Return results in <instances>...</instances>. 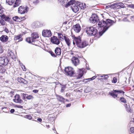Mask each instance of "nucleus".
<instances>
[{
	"label": "nucleus",
	"mask_w": 134,
	"mask_h": 134,
	"mask_svg": "<svg viewBox=\"0 0 134 134\" xmlns=\"http://www.w3.org/2000/svg\"><path fill=\"white\" fill-rule=\"evenodd\" d=\"M73 39H74V37H73ZM74 41H75L74 40H73V44H74V45H75V43L74 42Z\"/></svg>",
	"instance_id": "e2e57ef3"
},
{
	"label": "nucleus",
	"mask_w": 134,
	"mask_h": 134,
	"mask_svg": "<svg viewBox=\"0 0 134 134\" xmlns=\"http://www.w3.org/2000/svg\"><path fill=\"white\" fill-rule=\"evenodd\" d=\"M37 120L40 122H41L42 121V119L41 118H38Z\"/></svg>",
	"instance_id": "6e6d98bb"
},
{
	"label": "nucleus",
	"mask_w": 134,
	"mask_h": 134,
	"mask_svg": "<svg viewBox=\"0 0 134 134\" xmlns=\"http://www.w3.org/2000/svg\"><path fill=\"white\" fill-rule=\"evenodd\" d=\"M52 130H54V131H55V127H53V128H52Z\"/></svg>",
	"instance_id": "0e129e2a"
},
{
	"label": "nucleus",
	"mask_w": 134,
	"mask_h": 134,
	"mask_svg": "<svg viewBox=\"0 0 134 134\" xmlns=\"http://www.w3.org/2000/svg\"><path fill=\"white\" fill-rule=\"evenodd\" d=\"M21 0H16L15 2L13 5V7L14 8L19 6L21 3Z\"/></svg>",
	"instance_id": "cd10ccee"
},
{
	"label": "nucleus",
	"mask_w": 134,
	"mask_h": 134,
	"mask_svg": "<svg viewBox=\"0 0 134 134\" xmlns=\"http://www.w3.org/2000/svg\"><path fill=\"white\" fill-rule=\"evenodd\" d=\"M58 37L61 40H65L64 37H67L68 36L65 34H62L60 33H57Z\"/></svg>",
	"instance_id": "412c9836"
},
{
	"label": "nucleus",
	"mask_w": 134,
	"mask_h": 134,
	"mask_svg": "<svg viewBox=\"0 0 134 134\" xmlns=\"http://www.w3.org/2000/svg\"><path fill=\"white\" fill-rule=\"evenodd\" d=\"M13 20L16 22H20V17H19L18 16H15L13 17Z\"/></svg>",
	"instance_id": "7c9ffc66"
},
{
	"label": "nucleus",
	"mask_w": 134,
	"mask_h": 134,
	"mask_svg": "<svg viewBox=\"0 0 134 134\" xmlns=\"http://www.w3.org/2000/svg\"><path fill=\"white\" fill-rule=\"evenodd\" d=\"M119 100L123 103L125 104L127 103L126 100L123 97H121L120 98Z\"/></svg>",
	"instance_id": "2f4dec72"
},
{
	"label": "nucleus",
	"mask_w": 134,
	"mask_h": 134,
	"mask_svg": "<svg viewBox=\"0 0 134 134\" xmlns=\"http://www.w3.org/2000/svg\"><path fill=\"white\" fill-rule=\"evenodd\" d=\"M124 106L125 107L126 110L128 112L131 113L132 112V110L129 105L127 104H125Z\"/></svg>",
	"instance_id": "a878e982"
},
{
	"label": "nucleus",
	"mask_w": 134,
	"mask_h": 134,
	"mask_svg": "<svg viewBox=\"0 0 134 134\" xmlns=\"http://www.w3.org/2000/svg\"><path fill=\"white\" fill-rule=\"evenodd\" d=\"M71 61L72 64L76 66L78 65L80 63V61L78 58L75 57H73L72 58Z\"/></svg>",
	"instance_id": "ddd939ff"
},
{
	"label": "nucleus",
	"mask_w": 134,
	"mask_h": 134,
	"mask_svg": "<svg viewBox=\"0 0 134 134\" xmlns=\"http://www.w3.org/2000/svg\"><path fill=\"white\" fill-rule=\"evenodd\" d=\"M66 96H68V93H67L66 94Z\"/></svg>",
	"instance_id": "774afa93"
},
{
	"label": "nucleus",
	"mask_w": 134,
	"mask_h": 134,
	"mask_svg": "<svg viewBox=\"0 0 134 134\" xmlns=\"http://www.w3.org/2000/svg\"><path fill=\"white\" fill-rule=\"evenodd\" d=\"M85 80H88L87 81H90L92 80V77L88 79H85Z\"/></svg>",
	"instance_id": "3c124183"
},
{
	"label": "nucleus",
	"mask_w": 134,
	"mask_h": 134,
	"mask_svg": "<svg viewBox=\"0 0 134 134\" xmlns=\"http://www.w3.org/2000/svg\"><path fill=\"white\" fill-rule=\"evenodd\" d=\"M25 41L29 43H33L32 44L36 45L35 43V40H34L31 37H29L26 38L25 39Z\"/></svg>",
	"instance_id": "4be33fe9"
},
{
	"label": "nucleus",
	"mask_w": 134,
	"mask_h": 134,
	"mask_svg": "<svg viewBox=\"0 0 134 134\" xmlns=\"http://www.w3.org/2000/svg\"><path fill=\"white\" fill-rule=\"evenodd\" d=\"M71 103H69V104H67L66 105V107H70L71 106Z\"/></svg>",
	"instance_id": "603ef678"
},
{
	"label": "nucleus",
	"mask_w": 134,
	"mask_h": 134,
	"mask_svg": "<svg viewBox=\"0 0 134 134\" xmlns=\"http://www.w3.org/2000/svg\"><path fill=\"white\" fill-rule=\"evenodd\" d=\"M54 52L55 54L52 51L50 52V54L53 57H57V55H60L61 53V48L59 47H57L55 49Z\"/></svg>",
	"instance_id": "39448f33"
},
{
	"label": "nucleus",
	"mask_w": 134,
	"mask_h": 134,
	"mask_svg": "<svg viewBox=\"0 0 134 134\" xmlns=\"http://www.w3.org/2000/svg\"><path fill=\"white\" fill-rule=\"evenodd\" d=\"M98 20V16L96 14H93L90 19V22L94 24L97 22Z\"/></svg>",
	"instance_id": "1a4fd4ad"
},
{
	"label": "nucleus",
	"mask_w": 134,
	"mask_h": 134,
	"mask_svg": "<svg viewBox=\"0 0 134 134\" xmlns=\"http://www.w3.org/2000/svg\"><path fill=\"white\" fill-rule=\"evenodd\" d=\"M22 35L21 34H19L18 35H15L14 36V40L17 42L22 41L23 40V38L22 37Z\"/></svg>",
	"instance_id": "f3484780"
},
{
	"label": "nucleus",
	"mask_w": 134,
	"mask_h": 134,
	"mask_svg": "<svg viewBox=\"0 0 134 134\" xmlns=\"http://www.w3.org/2000/svg\"><path fill=\"white\" fill-rule=\"evenodd\" d=\"M25 118L27 119H28L29 120H31L32 119V116L30 115H27L25 116Z\"/></svg>",
	"instance_id": "4c0bfd02"
},
{
	"label": "nucleus",
	"mask_w": 134,
	"mask_h": 134,
	"mask_svg": "<svg viewBox=\"0 0 134 134\" xmlns=\"http://www.w3.org/2000/svg\"><path fill=\"white\" fill-rule=\"evenodd\" d=\"M31 76H27V79L30 81H32V76H33L32 75H31Z\"/></svg>",
	"instance_id": "a19ab883"
},
{
	"label": "nucleus",
	"mask_w": 134,
	"mask_h": 134,
	"mask_svg": "<svg viewBox=\"0 0 134 134\" xmlns=\"http://www.w3.org/2000/svg\"><path fill=\"white\" fill-rule=\"evenodd\" d=\"M2 69H3V70H4V72H5V68H4L3 67H2Z\"/></svg>",
	"instance_id": "680f3d73"
},
{
	"label": "nucleus",
	"mask_w": 134,
	"mask_h": 134,
	"mask_svg": "<svg viewBox=\"0 0 134 134\" xmlns=\"http://www.w3.org/2000/svg\"><path fill=\"white\" fill-rule=\"evenodd\" d=\"M14 98L13 99V101L16 103H21L23 102V100L21 98L19 94H16L14 97Z\"/></svg>",
	"instance_id": "9b49d317"
},
{
	"label": "nucleus",
	"mask_w": 134,
	"mask_h": 134,
	"mask_svg": "<svg viewBox=\"0 0 134 134\" xmlns=\"http://www.w3.org/2000/svg\"><path fill=\"white\" fill-rule=\"evenodd\" d=\"M7 58L5 57H0V66H5L8 62Z\"/></svg>",
	"instance_id": "6e6552de"
},
{
	"label": "nucleus",
	"mask_w": 134,
	"mask_h": 134,
	"mask_svg": "<svg viewBox=\"0 0 134 134\" xmlns=\"http://www.w3.org/2000/svg\"><path fill=\"white\" fill-rule=\"evenodd\" d=\"M87 34L90 36H96L98 34V30L95 27H88L86 29Z\"/></svg>",
	"instance_id": "7ed1b4c3"
},
{
	"label": "nucleus",
	"mask_w": 134,
	"mask_h": 134,
	"mask_svg": "<svg viewBox=\"0 0 134 134\" xmlns=\"http://www.w3.org/2000/svg\"><path fill=\"white\" fill-rule=\"evenodd\" d=\"M51 41L53 43L57 45L59 44L60 43L59 39L55 36H53L51 38Z\"/></svg>",
	"instance_id": "f8f14e48"
},
{
	"label": "nucleus",
	"mask_w": 134,
	"mask_h": 134,
	"mask_svg": "<svg viewBox=\"0 0 134 134\" xmlns=\"http://www.w3.org/2000/svg\"><path fill=\"white\" fill-rule=\"evenodd\" d=\"M72 28L75 32L77 33L79 32L81 30V27L78 23L74 25Z\"/></svg>",
	"instance_id": "4468645a"
},
{
	"label": "nucleus",
	"mask_w": 134,
	"mask_h": 134,
	"mask_svg": "<svg viewBox=\"0 0 134 134\" xmlns=\"http://www.w3.org/2000/svg\"><path fill=\"white\" fill-rule=\"evenodd\" d=\"M20 20H21L20 21V22L25 20V19H26V18H25V16H23V17H20Z\"/></svg>",
	"instance_id": "37998d69"
},
{
	"label": "nucleus",
	"mask_w": 134,
	"mask_h": 134,
	"mask_svg": "<svg viewBox=\"0 0 134 134\" xmlns=\"http://www.w3.org/2000/svg\"><path fill=\"white\" fill-rule=\"evenodd\" d=\"M70 54H71V55H73V53L72 52H71L70 53Z\"/></svg>",
	"instance_id": "69168bd1"
},
{
	"label": "nucleus",
	"mask_w": 134,
	"mask_h": 134,
	"mask_svg": "<svg viewBox=\"0 0 134 134\" xmlns=\"http://www.w3.org/2000/svg\"><path fill=\"white\" fill-rule=\"evenodd\" d=\"M15 0H6V2L10 5H12L15 2Z\"/></svg>",
	"instance_id": "c756f323"
},
{
	"label": "nucleus",
	"mask_w": 134,
	"mask_h": 134,
	"mask_svg": "<svg viewBox=\"0 0 134 134\" xmlns=\"http://www.w3.org/2000/svg\"><path fill=\"white\" fill-rule=\"evenodd\" d=\"M23 98V100H30L33 98V96L31 95H28L27 94L23 93L22 94Z\"/></svg>",
	"instance_id": "dca6fc26"
},
{
	"label": "nucleus",
	"mask_w": 134,
	"mask_h": 134,
	"mask_svg": "<svg viewBox=\"0 0 134 134\" xmlns=\"http://www.w3.org/2000/svg\"><path fill=\"white\" fill-rule=\"evenodd\" d=\"M80 6H78L75 4L71 6V8L72 10L75 13H76L79 10V7Z\"/></svg>",
	"instance_id": "6ab92c4d"
},
{
	"label": "nucleus",
	"mask_w": 134,
	"mask_h": 134,
	"mask_svg": "<svg viewBox=\"0 0 134 134\" xmlns=\"http://www.w3.org/2000/svg\"><path fill=\"white\" fill-rule=\"evenodd\" d=\"M110 6H111V5L110 6L109 5L108 6H106L105 7V8L106 9H108L109 8H111V7Z\"/></svg>",
	"instance_id": "13d9d810"
},
{
	"label": "nucleus",
	"mask_w": 134,
	"mask_h": 134,
	"mask_svg": "<svg viewBox=\"0 0 134 134\" xmlns=\"http://www.w3.org/2000/svg\"><path fill=\"white\" fill-rule=\"evenodd\" d=\"M125 93L122 90H113L111 92H109V94L113 98H115L118 97V94H122L123 96H124Z\"/></svg>",
	"instance_id": "20e7f679"
},
{
	"label": "nucleus",
	"mask_w": 134,
	"mask_h": 134,
	"mask_svg": "<svg viewBox=\"0 0 134 134\" xmlns=\"http://www.w3.org/2000/svg\"><path fill=\"white\" fill-rule=\"evenodd\" d=\"M24 79L22 78L21 77H18L17 78V80L18 81L20 82H23L24 81Z\"/></svg>",
	"instance_id": "f704fd0d"
},
{
	"label": "nucleus",
	"mask_w": 134,
	"mask_h": 134,
	"mask_svg": "<svg viewBox=\"0 0 134 134\" xmlns=\"http://www.w3.org/2000/svg\"><path fill=\"white\" fill-rule=\"evenodd\" d=\"M117 81V79L115 77H114L113 79L112 82L113 83H116Z\"/></svg>",
	"instance_id": "58836bf2"
},
{
	"label": "nucleus",
	"mask_w": 134,
	"mask_h": 134,
	"mask_svg": "<svg viewBox=\"0 0 134 134\" xmlns=\"http://www.w3.org/2000/svg\"><path fill=\"white\" fill-rule=\"evenodd\" d=\"M38 90H34L33 91V92L34 93H37L38 92Z\"/></svg>",
	"instance_id": "09e8293b"
},
{
	"label": "nucleus",
	"mask_w": 134,
	"mask_h": 134,
	"mask_svg": "<svg viewBox=\"0 0 134 134\" xmlns=\"http://www.w3.org/2000/svg\"><path fill=\"white\" fill-rule=\"evenodd\" d=\"M119 7L120 8H123L125 7L124 4L121 2H118Z\"/></svg>",
	"instance_id": "e433bc0d"
},
{
	"label": "nucleus",
	"mask_w": 134,
	"mask_h": 134,
	"mask_svg": "<svg viewBox=\"0 0 134 134\" xmlns=\"http://www.w3.org/2000/svg\"><path fill=\"white\" fill-rule=\"evenodd\" d=\"M15 111V110L14 109H12L10 110V112L11 113H13Z\"/></svg>",
	"instance_id": "8fccbe9b"
},
{
	"label": "nucleus",
	"mask_w": 134,
	"mask_h": 134,
	"mask_svg": "<svg viewBox=\"0 0 134 134\" xmlns=\"http://www.w3.org/2000/svg\"><path fill=\"white\" fill-rule=\"evenodd\" d=\"M0 23L1 25L4 26L5 25L6 23L3 19L1 18L0 19Z\"/></svg>",
	"instance_id": "473e14b6"
},
{
	"label": "nucleus",
	"mask_w": 134,
	"mask_h": 134,
	"mask_svg": "<svg viewBox=\"0 0 134 134\" xmlns=\"http://www.w3.org/2000/svg\"><path fill=\"white\" fill-rule=\"evenodd\" d=\"M64 70L65 73L67 75L72 76L74 74V69L71 67H68L65 68Z\"/></svg>",
	"instance_id": "0eeeda50"
},
{
	"label": "nucleus",
	"mask_w": 134,
	"mask_h": 134,
	"mask_svg": "<svg viewBox=\"0 0 134 134\" xmlns=\"http://www.w3.org/2000/svg\"><path fill=\"white\" fill-rule=\"evenodd\" d=\"M131 7L133 9H134V4H131L130 5Z\"/></svg>",
	"instance_id": "4d7b16f0"
},
{
	"label": "nucleus",
	"mask_w": 134,
	"mask_h": 134,
	"mask_svg": "<svg viewBox=\"0 0 134 134\" xmlns=\"http://www.w3.org/2000/svg\"><path fill=\"white\" fill-rule=\"evenodd\" d=\"M75 2V1L74 0H71L66 5L65 7H67L71 5H74Z\"/></svg>",
	"instance_id": "c85d7f7f"
},
{
	"label": "nucleus",
	"mask_w": 134,
	"mask_h": 134,
	"mask_svg": "<svg viewBox=\"0 0 134 134\" xmlns=\"http://www.w3.org/2000/svg\"><path fill=\"white\" fill-rule=\"evenodd\" d=\"M20 65L21 68L23 69V70L24 71H26V68L25 66L23 65V64L21 63H20Z\"/></svg>",
	"instance_id": "c9c22d12"
},
{
	"label": "nucleus",
	"mask_w": 134,
	"mask_h": 134,
	"mask_svg": "<svg viewBox=\"0 0 134 134\" xmlns=\"http://www.w3.org/2000/svg\"><path fill=\"white\" fill-rule=\"evenodd\" d=\"M85 69L84 68L79 69V74L76 75L77 79H80L83 76L85 72Z\"/></svg>",
	"instance_id": "9d476101"
},
{
	"label": "nucleus",
	"mask_w": 134,
	"mask_h": 134,
	"mask_svg": "<svg viewBox=\"0 0 134 134\" xmlns=\"http://www.w3.org/2000/svg\"><path fill=\"white\" fill-rule=\"evenodd\" d=\"M66 88V86H63L61 88V92H63L65 90Z\"/></svg>",
	"instance_id": "79ce46f5"
},
{
	"label": "nucleus",
	"mask_w": 134,
	"mask_h": 134,
	"mask_svg": "<svg viewBox=\"0 0 134 134\" xmlns=\"http://www.w3.org/2000/svg\"><path fill=\"white\" fill-rule=\"evenodd\" d=\"M42 34L44 36L47 37H50L52 35L51 31L48 30H43Z\"/></svg>",
	"instance_id": "2eb2a0df"
},
{
	"label": "nucleus",
	"mask_w": 134,
	"mask_h": 134,
	"mask_svg": "<svg viewBox=\"0 0 134 134\" xmlns=\"http://www.w3.org/2000/svg\"><path fill=\"white\" fill-rule=\"evenodd\" d=\"M0 17L6 22H9L11 19L9 16L6 15L4 14L0 15Z\"/></svg>",
	"instance_id": "a211bd4d"
},
{
	"label": "nucleus",
	"mask_w": 134,
	"mask_h": 134,
	"mask_svg": "<svg viewBox=\"0 0 134 134\" xmlns=\"http://www.w3.org/2000/svg\"><path fill=\"white\" fill-rule=\"evenodd\" d=\"M130 130L131 133H134V127H131L130 129Z\"/></svg>",
	"instance_id": "c03bdc74"
},
{
	"label": "nucleus",
	"mask_w": 134,
	"mask_h": 134,
	"mask_svg": "<svg viewBox=\"0 0 134 134\" xmlns=\"http://www.w3.org/2000/svg\"><path fill=\"white\" fill-rule=\"evenodd\" d=\"M29 9V8L27 6L21 5L18 8V12L21 14H23L27 12Z\"/></svg>",
	"instance_id": "423d86ee"
},
{
	"label": "nucleus",
	"mask_w": 134,
	"mask_h": 134,
	"mask_svg": "<svg viewBox=\"0 0 134 134\" xmlns=\"http://www.w3.org/2000/svg\"><path fill=\"white\" fill-rule=\"evenodd\" d=\"M11 53H11L10 55V56L12 58H13V53L12 52H11Z\"/></svg>",
	"instance_id": "5fc2aeb1"
},
{
	"label": "nucleus",
	"mask_w": 134,
	"mask_h": 134,
	"mask_svg": "<svg viewBox=\"0 0 134 134\" xmlns=\"http://www.w3.org/2000/svg\"><path fill=\"white\" fill-rule=\"evenodd\" d=\"M133 120L132 121L134 123V118L133 119Z\"/></svg>",
	"instance_id": "338daca9"
},
{
	"label": "nucleus",
	"mask_w": 134,
	"mask_h": 134,
	"mask_svg": "<svg viewBox=\"0 0 134 134\" xmlns=\"http://www.w3.org/2000/svg\"><path fill=\"white\" fill-rule=\"evenodd\" d=\"M8 37L6 35H2L0 37V40L3 42H7L8 40Z\"/></svg>",
	"instance_id": "aec40b11"
},
{
	"label": "nucleus",
	"mask_w": 134,
	"mask_h": 134,
	"mask_svg": "<svg viewBox=\"0 0 134 134\" xmlns=\"http://www.w3.org/2000/svg\"><path fill=\"white\" fill-rule=\"evenodd\" d=\"M17 107L18 108H23L22 106H20L19 105H18V106H17Z\"/></svg>",
	"instance_id": "052dcab7"
},
{
	"label": "nucleus",
	"mask_w": 134,
	"mask_h": 134,
	"mask_svg": "<svg viewBox=\"0 0 134 134\" xmlns=\"http://www.w3.org/2000/svg\"><path fill=\"white\" fill-rule=\"evenodd\" d=\"M102 77H103L104 79H107L109 77L107 75H103L102 76H101Z\"/></svg>",
	"instance_id": "ea45409f"
},
{
	"label": "nucleus",
	"mask_w": 134,
	"mask_h": 134,
	"mask_svg": "<svg viewBox=\"0 0 134 134\" xmlns=\"http://www.w3.org/2000/svg\"><path fill=\"white\" fill-rule=\"evenodd\" d=\"M74 40L76 42L77 47L80 48H83L88 44V42L86 40L81 41V39L80 36L74 37Z\"/></svg>",
	"instance_id": "f03ea898"
},
{
	"label": "nucleus",
	"mask_w": 134,
	"mask_h": 134,
	"mask_svg": "<svg viewBox=\"0 0 134 134\" xmlns=\"http://www.w3.org/2000/svg\"><path fill=\"white\" fill-rule=\"evenodd\" d=\"M96 77H97L96 76H94L92 77V80H93L94 79H95Z\"/></svg>",
	"instance_id": "bf43d9fd"
},
{
	"label": "nucleus",
	"mask_w": 134,
	"mask_h": 134,
	"mask_svg": "<svg viewBox=\"0 0 134 134\" xmlns=\"http://www.w3.org/2000/svg\"><path fill=\"white\" fill-rule=\"evenodd\" d=\"M115 21L110 19H107L105 21L102 20L99 21L98 25L100 27H103L102 31L104 32L111 26L115 23Z\"/></svg>",
	"instance_id": "f257e3e1"
},
{
	"label": "nucleus",
	"mask_w": 134,
	"mask_h": 134,
	"mask_svg": "<svg viewBox=\"0 0 134 134\" xmlns=\"http://www.w3.org/2000/svg\"><path fill=\"white\" fill-rule=\"evenodd\" d=\"M31 37L34 40L39 37L38 33L35 32H34L31 34Z\"/></svg>",
	"instance_id": "bb28decb"
},
{
	"label": "nucleus",
	"mask_w": 134,
	"mask_h": 134,
	"mask_svg": "<svg viewBox=\"0 0 134 134\" xmlns=\"http://www.w3.org/2000/svg\"><path fill=\"white\" fill-rule=\"evenodd\" d=\"M111 8H112L114 9H118L120 8V7H119L118 3L117 2L116 3H114L111 5Z\"/></svg>",
	"instance_id": "393cba45"
},
{
	"label": "nucleus",
	"mask_w": 134,
	"mask_h": 134,
	"mask_svg": "<svg viewBox=\"0 0 134 134\" xmlns=\"http://www.w3.org/2000/svg\"><path fill=\"white\" fill-rule=\"evenodd\" d=\"M131 19L132 20L134 21V16H131Z\"/></svg>",
	"instance_id": "864d4df0"
},
{
	"label": "nucleus",
	"mask_w": 134,
	"mask_h": 134,
	"mask_svg": "<svg viewBox=\"0 0 134 134\" xmlns=\"http://www.w3.org/2000/svg\"><path fill=\"white\" fill-rule=\"evenodd\" d=\"M61 3H65V2L64 0H58Z\"/></svg>",
	"instance_id": "de8ad7c7"
},
{
	"label": "nucleus",
	"mask_w": 134,
	"mask_h": 134,
	"mask_svg": "<svg viewBox=\"0 0 134 134\" xmlns=\"http://www.w3.org/2000/svg\"><path fill=\"white\" fill-rule=\"evenodd\" d=\"M64 40L66 44L68 47H70L71 43V41L70 39H69L68 37H64Z\"/></svg>",
	"instance_id": "b1692460"
},
{
	"label": "nucleus",
	"mask_w": 134,
	"mask_h": 134,
	"mask_svg": "<svg viewBox=\"0 0 134 134\" xmlns=\"http://www.w3.org/2000/svg\"><path fill=\"white\" fill-rule=\"evenodd\" d=\"M4 31L7 33H8L9 32V31L8 28L7 27H5V28Z\"/></svg>",
	"instance_id": "49530a36"
},
{
	"label": "nucleus",
	"mask_w": 134,
	"mask_h": 134,
	"mask_svg": "<svg viewBox=\"0 0 134 134\" xmlns=\"http://www.w3.org/2000/svg\"><path fill=\"white\" fill-rule=\"evenodd\" d=\"M39 2V1L38 0H36L33 2V3L35 4H36L38 3Z\"/></svg>",
	"instance_id": "a18cd8bd"
},
{
	"label": "nucleus",
	"mask_w": 134,
	"mask_h": 134,
	"mask_svg": "<svg viewBox=\"0 0 134 134\" xmlns=\"http://www.w3.org/2000/svg\"><path fill=\"white\" fill-rule=\"evenodd\" d=\"M56 96L58 101L62 103H64V100L65 99L63 97L58 95H56Z\"/></svg>",
	"instance_id": "5701e85b"
},
{
	"label": "nucleus",
	"mask_w": 134,
	"mask_h": 134,
	"mask_svg": "<svg viewBox=\"0 0 134 134\" xmlns=\"http://www.w3.org/2000/svg\"><path fill=\"white\" fill-rule=\"evenodd\" d=\"M4 10V9L2 6L0 4V14L1 15L3 14Z\"/></svg>",
	"instance_id": "72a5a7b5"
}]
</instances>
